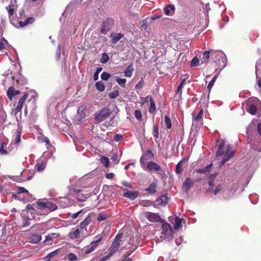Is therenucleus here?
Masks as SVG:
<instances>
[{
  "label": "nucleus",
  "instance_id": "f257e3e1",
  "mask_svg": "<svg viewBox=\"0 0 261 261\" xmlns=\"http://www.w3.org/2000/svg\"><path fill=\"white\" fill-rule=\"evenodd\" d=\"M162 236L161 238L164 239H172L173 237V231L170 224L167 222H164L162 226Z\"/></svg>",
  "mask_w": 261,
  "mask_h": 261
},
{
  "label": "nucleus",
  "instance_id": "f03ea898",
  "mask_svg": "<svg viewBox=\"0 0 261 261\" xmlns=\"http://www.w3.org/2000/svg\"><path fill=\"white\" fill-rule=\"evenodd\" d=\"M211 52L212 54L211 58L213 60V62L216 64V66H217L218 68L223 69L224 65L220 66L221 65V59L223 58V52L213 49H211Z\"/></svg>",
  "mask_w": 261,
  "mask_h": 261
},
{
  "label": "nucleus",
  "instance_id": "7ed1b4c3",
  "mask_svg": "<svg viewBox=\"0 0 261 261\" xmlns=\"http://www.w3.org/2000/svg\"><path fill=\"white\" fill-rule=\"evenodd\" d=\"M111 110L108 108L102 109L98 113L95 114V119L96 121L100 122L107 118L111 114Z\"/></svg>",
  "mask_w": 261,
  "mask_h": 261
},
{
  "label": "nucleus",
  "instance_id": "20e7f679",
  "mask_svg": "<svg viewBox=\"0 0 261 261\" xmlns=\"http://www.w3.org/2000/svg\"><path fill=\"white\" fill-rule=\"evenodd\" d=\"M114 21L111 18H108L103 21L100 27V32L101 34H106L112 28L114 25Z\"/></svg>",
  "mask_w": 261,
  "mask_h": 261
},
{
  "label": "nucleus",
  "instance_id": "39448f33",
  "mask_svg": "<svg viewBox=\"0 0 261 261\" xmlns=\"http://www.w3.org/2000/svg\"><path fill=\"white\" fill-rule=\"evenodd\" d=\"M144 170L149 172H156L160 173L162 171L161 167L156 163L153 161L149 162L146 166H144Z\"/></svg>",
  "mask_w": 261,
  "mask_h": 261
},
{
  "label": "nucleus",
  "instance_id": "423d86ee",
  "mask_svg": "<svg viewBox=\"0 0 261 261\" xmlns=\"http://www.w3.org/2000/svg\"><path fill=\"white\" fill-rule=\"evenodd\" d=\"M145 217L148 221L151 222H159L163 221L160 215L157 213H153L148 212L145 214Z\"/></svg>",
  "mask_w": 261,
  "mask_h": 261
},
{
  "label": "nucleus",
  "instance_id": "0eeeda50",
  "mask_svg": "<svg viewBox=\"0 0 261 261\" xmlns=\"http://www.w3.org/2000/svg\"><path fill=\"white\" fill-rule=\"evenodd\" d=\"M95 216L94 213H90L84 219V220L80 223V227L81 229H85L87 230V226L91 222L92 219Z\"/></svg>",
  "mask_w": 261,
  "mask_h": 261
},
{
  "label": "nucleus",
  "instance_id": "6e6552de",
  "mask_svg": "<svg viewBox=\"0 0 261 261\" xmlns=\"http://www.w3.org/2000/svg\"><path fill=\"white\" fill-rule=\"evenodd\" d=\"M28 95L29 94L28 93H25L23 94V95L18 100L17 105L15 109V114L16 115L19 112L21 113L22 108L25 101L27 98L28 97Z\"/></svg>",
  "mask_w": 261,
  "mask_h": 261
},
{
  "label": "nucleus",
  "instance_id": "1a4fd4ad",
  "mask_svg": "<svg viewBox=\"0 0 261 261\" xmlns=\"http://www.w3.org/2000/svg\"><path fill=\"white\" fill-rule=\"evenodd\" d=\"M168 202V199L167 196L163 194L156 199L153 206L156 207V205H165Z\"/></svg>",
  "mask_w": 261,
  "mask_h": 261
},
{
  "label": "nucleus",
  "instance_id": "9d476101",
  "mask_svg": "<svg viewBox=\"0 0 261 261\" xmlns=\"http://www.w3.org/2000/svg\"><path fill=\"white\" fill-rule=\"evenodd\" d=\"M194 182L192 179L187 177L182 184V189L186 192L188 191L193 186Z\"/></svg>",
  "mask_w": 261,
  "mask_h": 261
},
{
  "label": "nucleus",
  "instance_id": "9b49d317",
  "mask_svg": "<svg viewBox=\"0 0 261 261\" xmlns=\"http://www.w3.org/2000/svg\"><path fill=\"white\" fill-rule=\"evenodd\" d=\"M138 192L137 191H128L123 193V196L130 200H134L138 196Z\"/></svg>",
  "mask_w": 261,
  "mask_h": 261
},
{
  "label": "nucleus",
  "instance_id": "f8f14e48",
  "mask_svg": "<svg viewBox=\"0 0 261 261\" xmlns=\"http://www.w3.org/2000/svg\"><path fill=\"white\" fill-rule=\"evenodd\" d=\"M120 243H116L115 242H113L110 248V252L108 255L110 257L112 256L118 250L120 247Z\"/></svg>",
  "mask_w": 261,
  "mask_h": 261
},
{
  "label": "nucleus",
  "instance_id": "ddd939ff",
  "mask_svg": "<svg viewBox=\"0 0 261 261\" xmlns=\"http://www.w3.org/2000/svg\"><path fill=\"white\" fill-rule=\"evenodd\" d=\"M175 10V8L173 5H169L164 9V13L167 16H172L174 14Z\"/></svg>",
  "mask_w": 261,
  "mask_h": 261
},
{
  "label": "nucleus",
  "instance_id": "4468645a",
  "mask_svg": "<svg viewBox=\"0 0 261 261\" xmlns=\"http://www.w3.org/2000/svg\"><path fill=\"white\" fill-rule=\"evenodd\" d=\"M20 93L18 90H15L13 87H10L8 88L7 94L8 97L11 100L13 96L17 95Z\"/></svg>",
  "mask_w": 261,
  "mask_h": 261
},
{
  "label": "nucleus",
  "instance_id": "2eb2a0df",
  "mask_svg": "<svg viewBox=\"0 0 261 261\" xmlns=\"http://www.w3.org/2000/svg\"><path fill=\"white\" fill-rule=\"evenodd\" d=\"M35 21V18L33 17L28 18L25 21H20L18 23L20 27L23 28L29 24H32Z\"/></svg>",
  "mask_w": 261,
  "mask_h": 261
},
{
  "label": "nucleus",
  "instance_id": "dca6fc26",
  "mask_svg": "<svg viewBox=\"0 0 261 261\" xmlns=\"http://www.w3.org/2000/svg\"><path fill=\"white\" fill-rule=\"evenodd\" d=\"M124 36L123 34L119 33L113 34H111L110 37L112 38L111 42L113 44L117 43Z\"/></svg>",
  "mask_w": 261,
  "mask_h": 261
},
{
  "label": "nucleus",
  "instance_id": "f3484780",
  "mask_svg": "<svg viewBox=\"0 0 261 261\" xmlns=\"http://www.w3.org/2000/svg\"><path fill=\"white\" fill-rule=\"evenodd\" d=\"M211 50L204 51L202 54L201 62L203 63H207L210 58H211Z\"/></svg>",
  "mask_w": 261,
  "mask_h": 261
},
{
  "label": "nucleus",
  "instance_id": "a211bd4d",
  "mask_svg": "<svg viewBox=\"0 0 261 261\" xmlns=\"http://www.w3.org/2000/svg\"><path fill=\"white\" fill-rule=\"evenodd\" d=\"M213 165V163H211L203 168L197 169L196 172L199 173H206L209 172L212 170Z\"/></svg>",
  "mask_w": 261,
  "mask_h": 261
},
{
  "label": "nucleus",
  "instance_id": "6ab92c4d",
  "mask_svg": "<svg viewBox=\"0 0 261 261\" xmlns=\"http://www.w3.org/2000/svg\"><path fill=\"white\" fill-rule=\"evenodd\" d=\"M156 184L155 182H152L149 186V187L146 189L145 190L147 192L148 194H154L156 192Z\"/></svg>",
  "mask_w": 261,
  "mask_h": 261
},
{
  "label": "nucleus",
  "instance_id": "aec40b11",
  "mask_svg": "<svg viewBox=\"0 0 261 261\" xmlns=\"http://www.w3.org/2000/svg\"><path fill=\"white\" fill-rule=\"evenodd\" d=\"M134 70L133 64H130L124 70V75L126 77H131Z\"/></svg>",
  "mask_w": 261,
  "mask_h": 261
},
{
  "label": "nucleus",
  "instance_id": "412c9836",
  "mask_svg": "<svg viewBox=\"0 0 261 261\" xmlns=\"http://www.w3.org/2000/svg\"><path fill=\"white\" fill-rule=\"evenodd\" d=\"M45 163L43 161L40 160L37 162L35 167L38 172H41L45 169Z\"/></svg>",
  "mask_w": 261,
  "mask_h": 261
},
{
  "label": "nucleus",
  "instance_id": "4be33fe9",
  "mask_svg": "<svg viewBox=\"0 0 261 261\" xmlns=\"http://www.w3.org/2000/svg\"><path fill=\"white\" fill-rule=\"evenodd\" d=\"M30 242L32 243H37L41 241V237L40 235L33 234L30 238Z\"/></svg>",
  "mask_w": 261,
  "mask_h": 261
},
{
  "label": "nucleus",
  "instance_id": "5701e85b",
  "mask_svg": "<svg viewBox=\"0 0 261 261\" xmlns=\"http://www.w3.org/2000/svg\"><path fill=\"white\" fill-rule=\"evenodd\" d=\"M80 231L79 228L76 229L75 230L69 232V236L71 239H75L79 238Z\"/></svg>",
  "mask_w": 261,
  "mask_h": 261
},
{
  "label": "nucleus",
  "instance_id": "b1692460",
  "mask_svg": "<svg viewBox=\"0 0 261 261\" xmlns=\"http://www.w3.org/2000/svg\"><path fill=\"white\" fill-rule=\"evenodd\" d=\"M96 248V245L90 243L89 246L84 249V254H88L93 251Z\"/></svg>",
  "mask_w": 261,
  "mask_h": 261
},
{
  "label": "nucleus",
  "instance_id": "393cba45",
  "mask_svg": "<svg viewBox=\"0 0 261 261\" xmlns=\"http://www.w3.org/2000/svg\"><path fill=\"white\" fill-rule=\"evenodd\" d=\"M81 195H79V197L76 198L78 201L83 202L85 201L87 198H88L90 196V194H85L84 192L81 193Z\"/></svg>",
  "mask_w": 261,
  "mask_h": 261
},
{
  "label": "nucleus",
  "instance_id": "a878e982",
  "mask_svg": "<svg viewBox=\"0 0 261 261\" xmlns=\"http://www.w3.org/2000/svg\"><path fill=\"white\" fill-rule=\"evenodd\" d=\"M181 220L179 217L176 216L175 218V224L174 225V228L175 230L178 229L181 226Z\"/></svg>",
  "mask_w": 261,
  "mask_h": 261
},
{
  "label": "nucleus",
  "instance_id": "bb28decb",
  "mask_svg": "<svg viewBox=\"0 0 261 261\" xmlns=\"http://www.w3.org/2000/svg\"><path fill=\"white\" fill-rule=\"evenodd\" d=\"M100 161L105 167L108 168L109 167L110 160L108 158L102 156L100 159Z\"/></svg>",
  "mask_w": 261,
  "mask_h": 261
},
{
  "label": "nucleus",
  "instance_id": "cd10ccee",
  "mask_svg": "<svg viewBox=\"0 0 261 261\" xmlns=\"http://www.w3.org/2000/svg\"><path fill=\"white\" fill-rule=\"evenodd\" d=\"M95 87L97 90L100 92H102L105 89V86L101 81H98L95 83Z\"/></svg>",
  "mask_w": 261,
  "mask_h": 261
},
{
  "label": "nucleus",
  "instance_id": "c85d7f7f",
  "mask_svg": "<svg viewBox=\"0 0 261 261\" xmlns=\"http://www.w3.org/2000/svg\"><path fill=\"white\" fill-rule=\"evenodd\" d=\"M56 236L55 237H58L60 236L59 233H53L50 234L46 236L45 242H48L49 244H52L53 242V236Z\"/></svg>",
  "mask_w": 261,
  "mask_h": 261
},
{
  "label": "nucleus",
  "instance_id": "c756f323",
  "mask_svg": "<svg viewBox=\"0 0 261 261\" xmlns=\"http://www.w3.org/2000/svg\"><path fill=\"white\" fill-rule=\"evenodd\" d=\"M149 99H150V109H149V111L150 114H153L155 111V105L154 101L151 96L150 97Z\"/></svg>",
  "mask_w": 261,
  "mask_h": 261
},
{
  "label": "nucleus",
  "instance_id": "7c9ffc66",
  "mask_svg": "<svg viewBox=\"0 0 261 261\" xmlns=\"http://www.w3.org/2000/svg\"><path fill=\"white\" fill-rule=\"evenodd\" d=\"M218 74L215 75L214 77L212 79V80L210 81V82L208 83L207 85V89L208 90V92L210 93L213 86L214 85L215 82H216L217 79L218 78Z\"/></svg>",
  "mask_w": 261,
  "mask_h": 261
},
{
  "label": "nucleus",
  "instance_id": "2f4dec72",
  "mask_svg": "<svg viewBox=\"0 0 261 261\" xmlns=\"http://www.w3.org/2000/svg\"><path fill=\"white\" fill-rule=\"evenodd\" d=\"M47 204L46 208H48L50 212L54 211L58 208L55 204L48 201H47Z\"/></svg>",
  "mask_w": 261,
  "mask_h": 261
},
{
  "label": "nucleus",
  "instance_id": "473e14b6",
  "mask_svg": "<svg viewBox=\"0 0 261 261\" xmlns=\"http://www.w3.org/2000/svg\"><path fill=\"white\" fill-rule=\"evenodd\" d=\"M257 111L256 107L254 105H251L249 106L247 109V111L251 114L252 115H254Z\"/></svg>",
  "mask_w": 261,
  "mask_h": 261
},
{
  "label": "nucleus",
  "instance_id": "72a5a7b5",
  "mask_svg": "<svg viewBox=\"0 0 261 261\" xmlns=\"http://www.w3.org/2000/svg\"><path fill=\"white\" fill-rule=\"evenodd\" d=\"M165 123L168 129H170L172 127L171 119L169 116L166 115L165 117Z\"/></svg>",
  "mask_w": 261,
  "mask_h": 261
},
{
  "label": "nucleus",
  "instance_id": "f704fd0d",
  "mask_svg": "<svg viewBox=\"0 0 261 261\" xmlns=\"http://www.w3.org/2000/svg\"><path fill=\"white\" fill-rule=\"evenodd\" d=\"M153 136L155 139H158L159 136V127L156 124L153 126Z\"/></svg>",
  "mask_w": 261,
  "mask_h": 261
},
{
  "label": "nucleus",
  "instance_id": "c9c22d12",
  "mask_svg": "<svg viewBox=\"0 0 261 261\" xmlns=\"http://www.w3.org/2000/svg\"><path fill=\"white\" fill-rule=\"evenodd\" d=\"M109 60V56L106 53H102L101 58L100 60V63L102 64H105L108 62Z\"/></svg>",
  "mask_w": 261,
  "mask_h": 261
},
{
  "label": "nucleus",
  "instance_id": "e433bc0d",
  "mask_svg": "<svg viewBox=\"0 0 261 261\" xmlns=\"http://www.w3.org/2000/svg\"><path fill=\"white\" fill-rule=\"evenodd\" d=\"M102 238L103 237L101 235L98 234L94 238L95 240L91 242V243L92 244L95 245L97 247L98 246L97 244L102 240Z\"/></svg>",
  "mask_w": 261,
  "mask_h": 261
},
{
  "label": "nucleus",
  "instance_id": "4c0bfd02",
  "mask_svg": "<svg viewBox=\"0 0 261 261\" xmlns=\"http://www.w3.org/2000/svg\"><path fill=\"white\" fill-rule=\"evenodd\" d=\"M14 6L9 5L8 6L6 7V9L7 10L8 12L9 17V18L11 17L14 12V8H13Z\"/></svg>",
  "mask_w": 261,
  "mask_h": 261
},
{
  "label": "nucleus",
  "instance_id": "58836bf2",
  "mask_svg": "<svg viewBox=\"0 0 261 261\" xmlns=\"http://www.w3.org/2000/svg\"><path fill=\"white\" fill-rule=\"evenodd\" d=\"M185 82H186L185 79L182 80V81H181V82H180V84L179 85V86L177 88V89L176 91V94H178V93H180V95L181 94V93H182L181 90H182L184 85L185 84Z\"/></svg>",
  "mask_w": 261,
  "mask_h": 261
},
{
  "label": "nucleus",
  "instance_id": "ea45409f",
  "mask_svg": "<svg viewBox=\"0 0 261 261\" xmlns=\"http://www.w3.org/2000/svg\"><path fill=\"white\" fill-rule=\"evenodd\" d=\"M199 63V60L197 57H194L191 61L190 66L191 67H196L198 66Z\"/></svg>",
  "mask_w": 261,
  "mask_h": 261
},
{
  "label": "nucleus",
  "instance_id": "a19ab883",
  "mask_svg": "<svg viewBox=\"0 0 261 261\" xmlns=\"http://www.w3.org/2000/svg\"><path fill=\"white\" fill-rule=\"evenodd\" d=\"M37 208L40 210H44L46 208L47 204V201L46 202H41V201H38L37 203Z\"/></svg>",
  "mask_w": 261,
  "mask_h": 261
},
{
  "label": "nucleus",
  "instance_id": "79ce46f5",
  "mask_svg": "<svg viewBox=\"0 0 261 261\" xmlns=\"http://www.w3.org/2000/svg\"><path fill=\"white\" fill-rule=\"evenodd\" d=\"M203 114V110L201 109L200 111H199V112L198 113V114L194 117V120L197 122H199V121L202 118Z\"/></svg>",
  "mask_w": 261,
  "mask_h": 261
},
{
  "label": "nucleus",
  "instance_id": "37998d69",
  "mask_svg": "<svg viewBox=\"0 0 261 261\" xmlns=\"http://www.w3.org/2000/svg\"><path fill=\"white\" fill-rule=\"evenodd\" d=\"M116 81L118 84L120 85L122 87H125V83L126 82V79H120L118 77H116Z\"/></svg>",
  "mask_w": 261,
  "mask_h": 261
},
{
  "label": "nucleus",
  "instance_id": "c03bdc74",
  "mask_svg": "<svg viewBox=\"0 0 261 261\" xmlns=\"http://www.w3.org/2000/svg\"><path fill=\"white\" fill-rule=\"evenodd\" d=\"M147 159H148L146 156V154H143L141 157L140 161V164H141L142 167L143 168V169H144V166H146L147 164L146 163V161Z\"/></svg>",
  "mask_w": 261,
  "mask_h": 261
},
{
  "label": "nucleus",
  "instance_id": "a18cd8bd",
  "mask_svg": "<svg viewBox=\"0 0 261 261\" xmlns=\"http://www.w3.org/2000/svg\"><path fill=\"white\" fill-rule=\"evenodd\" d=\"M57 253V250L54 251L49 253H48L45 257L44 259L46 260V261H49L52 257L55 256Z\"/></svg>",
  "mask_w": 261,
  "mask_h": 261
},
{
  "label": "nucleus",
  "instance_id": "49530a36",
  "mask_svg": "<svg viewBox=\"0 0 261 261\" xmlns=\"http://www.w3.org/2000/svg\"><path fill=\"white\" fill-rule=\"evenodd\" d=\"M182 165L181 162L177 163L176 166L175 172L177 174H180L182 171Z\"/></svg>",
  "mask_w": 261,
  "mask_h": 261
},
{
  "label": "nucleus",
  "instance_id": "de8ad7c7",
  "mask_svg": "<svg viewBox=\"0 0 261 261\" xmlns=\"http://www.w3.org/2000/svg\"><path fill=\"white\" fill-rule=\"evenodd\" d=\"M67 258L69 261H75L77 260V256L73 253H70L67 255Z\"/></svg>",
  "mask_w": 261,
  "mask_h": 261
},
{
  "label": "nucleus",
  "instance_id": "09e8293b",
  "mask_svg": "<svg viewBox=\"0 0 261 261\" xmlns=\"http://www.w3.org/2000/svg\"><path fill=\"white\" fill-rule=\"evenodd\" d=\"M217 146L218 148H224L225 146V141L223 139H219L217 141Z\"/></svg>",
  "mask_w": 261,
  "mask_h": 261
},
{
  "label": "nucleus",
  "instance_id": "8fccbe9b",
  "mask_svg": "<svg viewBox=\"0 0 261 261\" xmlns=\"http://www.w3.org/2000/svg\"><path fill=\"white\" fill-rule=\"evenodd\" d=\"M84 107L81 106L77 110V114L79 115L81 117V118H83L84 117L85 114L84 113Z\"/></svg>",
  "mask_w": 261,
  "mask_h": 261
},
{
  "label": "nucleus",
  "instance_id": "3c124183",
  "mask_svg": "<svg viewBox=\"0 0 261 261\" xmlns=\"http://www.w3.org/2000/svg\"><path fill=\"white\" fill-rule=\"evenodd\" d=\"M111 74L108 72H103L101 74V78L103 81H107L110 77Z\"/></svg>",
  "mask_w": 261,
  "mask_h": 261
},
{
  "label": "nucleus",
  "instance_id": "603ef678",
  "mask_svg": "<svg viewBox=\"0 0 261 261\" xmlns=\"http://www.w3.org/2000/svg\"><path fill=\"white\" fill-rule=\"evenodd\" d=\"M224 154L226 155V152L224 150V148H218V150L216 152V156H219Z\"/></svg>",
  "mask_w": 261,
  "mask_h": 261
},
{
  "label": "nucleus",
  "instance_id": "864d4df0",
  "mask_svg": "<svg viewBox=\"0 0 261 261\" xmlns=\"http://www.w3.org/2000/svg\"><path fill=\"white\" fill-rule=\"evenodd\" d=\"M135 116L137 119L139 120H142V116L141 112L140 110H136L135 111Z\"/></svg>",
  "mask_w": 261,
  "mask_h": 261
},
{
  "label": "nucleus",
  "instance_id": "5fc2aeb1",
  "mask_svg": "<svg viewBox=\"0 0 261 261\" xmlns=\"http://www.w3.org/2000/svg\"><path fill=\"white\" fill-rule=\"evenodd\" d=\"M21 140V132L20 131L17 130L16 132V136L15 140V144H18L20 142Z\"/></svg>",
  "mask_w": 261,
  "mask_h": 261
},
{
  "label": "nucleus",
  "instance_id": "6e6d98bb",
  "mask_svg": "<svg viewBox=\"0 0 261 261\" xmlns=\"http://www.w3.org/2000/svg\"><path fill=\"white\" fill-rule=\"evenodd\" d=\"M84 190L83 189H73L71 190L70 193L72 194H76L79 195L80 193L82 192H84Z\"/></svg>",
  "mask_w": 261,
  "mask_h": 261
},
{
  "label": "nucleus",
  "instance_id": "4d7b16f0",
  "mask_svg": "<svg viewBox=\"0 0 261 261\" xmlns=\"http://www.w3.org/2000/svg\"><path fill=\"white\" fill-rule=\"evenodd\" d=\"M119 95V92L118 91H115L114 92L110 93L109 94V97L113 99L116 98L117 96H118Z\"/></svg>",
  "mask_w": 261,
  "mask_h": 261
},
{
  "label": "nucleus",
  "instance_id": "13d9d810",
  "mask_svg": "<svg viewBox=\"0 0 261 261\" xmlns=\"http://www.w3.org/2000/svg\"><path fill=\"white\" fill-rule=\"evenodd\" d=\"M144 85V81L143 79L142 78L141 79V81L139 82L136 85L135 88L136 89H140L142 88L143 86Z\"/></svg>",
  "mask_w": 261,
  "mask_h": 261
},
{
  "label": "nucleus",
  "instance_id": "bf43d9fd",
  "mask_svg": "<svg viewBox=\"0 0 261 261\" xmlns=\"http://www.w3.org/2000/svg\"><path fill=\"white\" fill-rule=\"evenodd\" d=\"M5 143L2 142L1 144L0 152L3 154L7 153V151L4 149Z\"/></svg>",
  "mask_w": 261,
  "mask_h": 261
},
{
  "label": "nucleus",
  "instance_id": "052dcab7",
  "mask_svg": "<svg viewBox=\"0 0 261 261\" xmlns=\"http://www.w3.org/2000/svg\"><path fill=\"white\" fill-rule=\"evenodd\" d=\"M18 194L29 193V191L23 187H19L17 190Z\"/></svg>",
  "mask_w": 261,
  "mask_h": 261
},
{
  "label": "nucleus",
  "instance_id": "680f3d73",
  "mask_svg": "<svg viewBox=\"0 0 261 261\" xmlns=\"http://www.w3.org/2000/svg\"><path fill=\"white\" fill-rule=\"evenodd\" d=\"M42 141L45 143L47 148L48 146H51V144H50V141L47 137H44L42 139Z\"/></svg>",
  "mask_w": 261,
  "mask_h": 261
},
{
  "label": "nucleus",
  "instance_id": "e2e57ef3",
  "mask_svg": "<svg viewBox=\"0 0 261 261\" xmlns=\"http://www.w3.org/2000/svg\"><path fill=\"white\" fill-rule=\"evenodd\" d=\"M107 217L104 214H99L97 217V219L98 221H101L105 220L107 219Z\"/></svg>",
  "mask_w": 261,
  "mask_h": 261
},
{
  "label": "nucleus",
  "instance_id": "0e129e2a",
  "mask_svg": "<svg viewBox=\"0 0 261 261\" xmlns=\"http://www.w3.org/2000/svg\"><path fill=\"white\" fill-rule=\"evenodd\" d=\"M122 138L123 136L122 135L117 134L115 135L114 139L115 141L118 142L122 140Z\"/></svg>",
  "mask_w": 261,
  "mask_h": 261
},
{
  "label": "nucleus",
  "instance_id": "69168bd1",
  "mask_svg": "<svg viewBox=\"0 0 261 261\" xmlns=\"http://www.w3.org/2000/svg\"><path fill=\"white\" fill-rule=\"evenodd\" d=\"M222 189V188L221 185H219L217 186L214 190V194L215 195H216L217 194H218L220 192V191Z\"/></svg>",
  "mask_w": 261,
  "mask_h": 261
},
{
  "label": "nucleus",
  "instance_id": "338daca9",
  "mask_svg": "<svg viewBox=\"0 0 261 261\" xmlns=\"http://www.w3.org/2000/svg\"><path fill=\"white\" fill-rule=\"evenodd\" d=\"M233 154H234V152L233 151H231L229 154H228V155L227 156V157L226 158H225L223 159V160H224V162H226L227 161H228L230 159H231V158H232V156H233Z\"/></svg>",
  "mask_w": 261,
  "mask_h": 261
},
{
  "label": "nucleus",
  "instance_id": "774afa93",
  "mask_svg": "<svg viewBox=\"0 0 261 261\" xmlns=\"http://www.w3.org/2000/svg\"><path fill=\"white\" fill-rule=\"evenodd\" d=\"M5 232L6 229L5 228V225L4 224H0V235L3 236Z\"/></svg>",
  "mask_w": 261,
  "mask_h": 261
}]
</instances>
